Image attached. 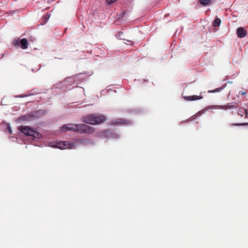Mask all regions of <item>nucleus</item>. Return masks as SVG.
I'll return each mask as SVG.
<instances>
[{"label": "nucleus", "mask_w": 248, "mask_h": 248, "mask_svg": "<svg viewBox=\"0 0 248 248\" xmlns=\"http://www.w3.org/2000/svg\"><path fill=\"white\" fill-rule=\"evenodd\" d=\"M13 44L16 47H20L23 49H26L28 46V42L26 38H23L19 40L18 39H14Z\"/></svg>", "instance_id": "nucleus-4"}, {"label": "nucleus", "mask_w": 248, "mask_h": 248, "mask_svg": "<svg viewBox=\"0 0 248 248\" xmlns=\"http://www.w3.org/2000/svg\"><path fill=\"white\" fill-rule=\"evenodd\" d=\"M126 14V12L124 11L123 12V13L122 14V17L124 18L125 16V15Z\"/></svg>", "instance_id": "nucleus-24"}, {"label": "nucleus", "mask_w": 248, "mask_h": 248, "mask_svg": "<svg viewBox=\"0 0 248 248\" xmlns=\"http://www.w3.org/2000/svg\"><path fill=\"white\" fill-rule=\"evenodd\" d=\"M245 93H245V92H244V93H241V94H245Z\"/></svg>", "instance_id": "nucleus-28"}, {"label": "nucleus", "mask_w": 248, "mask_h": 248, "mask_svg": "<svg viewBox=\"0 0 248 248\" xmlns=\"http://www.w3.org/2000/svg\"><path fill=\"white\" fill-rule=\"evenodd\" d=\"M238 114L241 117L245 115V117H246L247 116V109L243 107L240 108L238 111Z\"/></svg>", "instance_id": "nucleus-14"}, {"label": "nucleus", "mask_w": 248, "mask_h": 248, "mask_svg": "<svg viewBox=\"0 0 248 248\" xmlns=\"http://www.w3.org/2000/svg\"><path fill=\"white\" fill-rule=\"evenodd\" d=\"M247 109L248 110V103L247 105Z\"/></svg>", "instance_id": "nucleus-27"}, {"label": "nucleus", "mask_w": 248, "mask_h": 248, "mask_svg": "<svg viewBox=\"0 0 248 248\" xmlns=\"http://www.w3.org/2000/svg\"><path fill=\"white\" fill-rule=\"evenodd\" d=\"M115 125H125L132 124V121L127 119H117L113 121Z\"/></svg>", "instance_id": "nucleus-7"}, {"label": "nucleus", "mask_w": 248, "mask_h": 248, "mask_svg": "<svg viewBox=\"0 0 248 248\" xmlns=\"http://www.w3.org/2000/svg\"><path fill=\"white\" fill-rule=\"evenodd\" d=\"M226 86V84L223 85L221 87L217 88L214 90H209L208 91V93H215L217 92H219L224 89Z\"/></svg>", "instance_id": "nucleus-15"}, {"label": "nucleus", "mask_w": 248, "mask_h": 248, "mask_svg": "<svg viewBox=\"0 0 248 248\" xmlns=\"http://www.w3.org/2000/svg\"><path fill=\"white\" fill-rule=\"evenodd\" d=\"M237 36L239 38H243L247 34V31L242 27H239L236 30Z\"/></svg>", "instance_id": "nucleus-8"}, {"label": "nucleus", "mask_w": 248, "mask_h": 248, "mask_svg": "<svg viewBox=\"0 0 248 248\" xmlns=\"http://www.w3.org/2000/svg\"><path fill=\"white\" fill-rule=\"evenodd\" d=\"M113 135V131L111 129L105 130L100 134V136L103 138H111Z\"/></svg>", "instance_id": "nucleus-9"}, {"label": "nucleus", "mask_w": 248, "mask_h": 248, "mask_svg": "<svg viewBox=\"0 0 248 248\" xmlns=\"http://www.w3.org/2000/svg\"><path fill=\"white\" fill-rule=\"evenodd\" d=\"M18 130L26 136H31V127L29 126H20Z\"/></svg>", "instance_id": "nucleus-6"}, {"label": "nucleus", "mask_w": 248, "mask_h": 248, "mask_svg": "<svg viewBox=\"0 0 248 248\" xmlns=\"http://www.w3.org/2000/svg\"><path fill=\"white\" fill-rule=\"evenodd\" d=\"M27 95H21V96H19V97H24L25 96H26Z\"/></svg>", "instance_id": "nucleus-26"}, {"label": "nucleus", "mask_w": 248, "mask_h": 248, "mask_svg": "<svg viewBox=\"0 0 248 248\" xmlns=\"http://www.w3.org/2000/svg\"><path fill=\"white\" fill-rule=\"evenodd\" d=\"M106 120V117L103 115L90 114L82 117L81 121L85 123L93 125L99 124Z\"/></svg>", "instance_id": "nucleus-1"}, {"label": "nucleus", "mask_w": 248, "mask_h": 248, "mask_svg": "<svg viewBox=\"0 0 248 248\" xmlns=\"http://www.w3.org/2000/svg\"><path fill=\"white\" fill-rule=\"evenodd\" d=\"M217 107L218 108L223 109L226 110L227 109H232L237 108L238 107V106L237 103L235 102H232L228 103L227 104L225 105L217 106Z\"/></svg>", "instance_id": "nucleus-5"}, {"label": "nucleus", "mask_w": 248, "mask_h": 248, "mask_svg": "<svg viewBox=\"0 0 248 248\" xmlns=\"http://www.w3.org/2000/svg\"><path fill=\"white\" fill-rule=\"evenodd\" d=\"M44 114V112L43 110H39L38 111H35L33 112V113L32 114V118L33 117H39L40 116H42Z\"/></svg>", "instance_id": "nucleus-16"}, {"label": "nucleus", "mask_w": 248, "mask_h": 248, "mask_svg": "<svg viewBox=\"0 0 248 248\" xmlns=\"http://www.w3.org/2000/svg\"><path fill=\"white\" fill-rule=\"evenodd\" d=\"M220 23H221L220 19L217 18L215 20V21L214 22L213 25L215 27H219Z\"/></svg>", "instance_id": "nucleus-19"}, {"label": "nucleus", "mask_w": 248, "mask_h": 248, "mask_svg": "<svg viewBox=\"0 0 248 248\" xmlns=\"http://www.w3.org/2000/svg\"><path fill=\"white\" fill-rule=\"evenodd\" d=\"M233 125L241 126V125H248V123H242V124H233Z\"/></svg>", "instance_id": "nucleus-22"}, {"label": "nucleus", "mask_w": 248, "mask_h": 248, "mask_svg": "<svg viewBox=\"0 0 248 248\" xmlns=\"http://www.w3.org/2000/svg\"><path fill=\"white\" fill-rule=\"evenodd\" d=\"M61 130L62 132H66L68 131H71L70 129H69V124L63 125L61 128Z\"/></svg>", "instance_id": "nucleus-18"}, {"label": "nucleus", "mask_w": 248, "mask_h": 248, "mask_svg": "<svg viewBox=\"0 0 248 248\" xmlns=\"http://www.w3.org/2000/svg\"><path fill=\"white\" fill-rule=\"evenodd\" d=\"M31 120V114H27L23 115L16 119V122H22L25 121H30Z\"/></svg>", "instance_id": "nucleus-10"}, {"label": "nucleus", "mask_w": 248, "mask_h": 248, "mask_svg": "<svg viewBox=\"0 0 248 248\" xmlns=\"http://www.w3.org/2000/svg\"><path fill=\"white\" fill-rule=\"evenodd\" d=\"M76 144L71 143L67 141H61L56 143L55 144H52L51 146L58 148L60 149H64L66 148L72 149L76 147Z\"/></svg>", "instance_id": "nucleus-2"}, {"label": "nucleus", "mask_w": 248, "mask_h": 248, "mask_svg": "<svg viewBox=\"0 0 248 248\" xmlns=\"http://www.w3.org/2000/svg\"><path fill=\"white\" fill-rule=\"evenodd\" d=\"M118 34H119V36H120V35H121V34H123V32L122 31H120Z\"/></svg>", "instance_id": "nucleus-25"}, {"label": "nucleus", "mask_w": 248, "mask_h": 248, "mask_svg": "<svg viewBox=\"0 0 248 248\" xmlns=\"http://www.w3.org/2000/svg\"><path fill=\"white\" fill-rule=\"evenodd\" d=\"M78 126V132L81 134H92L95 131L93 127L86 124H80Z\"/></svg>", "instance_id": "nucleus-3"}, {"label": "nucleus", "mask_w": 248, "mask_h": 248, "mask_svg": "<svg viewBox=\"0 0 248 248\" xmlns=\"http://www.w3.org/2000/svg\"><path fill=\"white\" fill-rule=\"evenodd\" d=\"M116 0H106V2L108 4H111L113 2H115Z\"/></svg>", "instance_id": "nucleus-23"}, {"label": "nucleus", "mask_w": 248, "mask_h": 248, "mask_svg": "<svg viewBox=\"0 0 248 248\" xmlns=\"http://www.w3.org/2000/svg\"><path fill=\"white\" fill-rule=\"evenodd\" d=\"M7 130L10 134H12V130L9 124L7 125Z\"/></svg>", "instance_id": "nucleus-21"}, {"label": "nucleus", "mask_w": 248, "mask_h": 248, "mask_svg": "<svg viewBox=\"0 0 248 248\" xmlns=\"http://www.w3.org/2000/svg\"><path fill=\"white\" fill-rule=\"evenodd\" d=\"M42 138V135L41 134L32 129V140H34L35 139H40Z\"/></svg>", "instance_id": "nucleus-13"}, {"label": "nucleus", "mask_w": 248, "mask_h": 248, "mask_svg": "<svg viewBox=\"0 0 248 248\" xmlns=\"http://www.w3.org/2000/svg\"><path fill=\"white\" fill-rule=\"evenodd\" d=\"M78 126H79V124H69V129H70L71 131L78 132L79 131Z\"/></svg>", "instance_id": "nucleus-12"}, {"label": "nucleus", "mask_w": 248, "mask_h": 248, "mask_svg": "<svg viewBox=\"0 0 248 248\" xmlns=\"http://www.w3.org/2000/svg\"><path fill=\"white\" fill-rule=\"evenodd\" d=\"M199 2L203 6H207L211 4V0H199Z\"/></svg>", "instance_id": "nucleus-17"}, {"label": "nucleus", "mask_w": 248, "mask_h": 248, "mask_svg": "<svg viewBox=\"0 0 248 248\" xmlns=\"http://www.w3.org/2000/svg\"><path fill=\"white\" fill-rule=\"evenodd\" d=\"M184 98L185 100L187 101H194L197 100L199 99H201L202 98V97L198 95H191V96H184Z\"/></svg>", "instance_id": "nucleus-11"}, {"label": "nucleus", "mask_w": 248, "mask_h": 248, "mask_svg": "<svg viewBox=\"0 0 248 248\" xmlns=\"http://www.w3.org/2000/svg\"><path fill=\"white\" fill-rule=\"evenodd\" d=\"M50 16V14L47 13V14H46V15L44 16V20H46L45 23H46V22L47 20L49 18Z\"/></svg>", "instance_id": "nucleus-20"}]
</instances>
